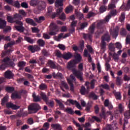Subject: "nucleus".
<instances>
[{"label": "nucleus", "instance_id": "1", "mask_svg": "<svg viewBox=\"0 0 130 130\" xmlns=\"http://www.w3.org/2000/svg\"><path fill=\"white\" fill-rule=\"evenodd\" d=\"M76 64V62H74L73 60H71L68 63L67 69L70 71H73L74 75L77 77L80 82H83L84 81V79H83V73L80 71L75 70V69H76L77 67Z\"/></svg>", "mask_w": 130, "mask_h": 130}, {"label": "nucleus", "instance_id": "2", "mask_svg": "<svg viewBox=\"0 0 130 130\" xmlns=\"http://www.w3.org/2000/svg\"><path fill=\"white\" fill-rule=\"evenodd\" d=\"M105 17L104 19L100 20L99 22H98L96 27L98 28V31L95 33V36L96 38H99L100 35L103 33V27L104 24H106V23L109 22L108 21Z\"/></svg>", "mask_w": 130, "mask_h": 130}, {"label": "nucleus", "instance_id": "3", "mask_svg": "<svg viewBox=\"0 0 130 130\" xmlns=\"http://www.w3.org/2000/svg\"><path fill=\"white\" fill-rule=\"evenodd\" d=\"M3 61L4 63L0 66V70H5L6 68H14V66H15L14 61L11 60V58L9 57L4 58Z\"/></svg>", "mask_w": 130, "mask_h": 130}, {"label": "nucleus", "instance_id": "4", "mask_svg": "<svg viewBox=\"0 0 130 130\" xmlns=\"http://www.w3.org/2000/svg\"><path fill=\"white\" fill-rule=\"evenodd\" d=\"M41 97L42 99L45 102L46 104L49 106V107H54V101H49V98L46 95V94L43 92H41Z\"/></svg>", "mask_w": 130, "mask_h": 130}, {"label": "nucleus", "instance_id": "5", "mask_svg": "<svg viewBox=\"0 0 130 130\" xmlns=\"http://www.w3.org/2000/svg\"><path fill=\"white\" fill-rule=\"evenodd\" d=\"M40 109H41V107L39 104L36 103L31 104L28 108V111H34L35 113L38 112Z\"/></svg>", "mask_w": 130, "mask_h": 130}, {"label": "nucleus", "instance_id": "6", "mask_svg": "<svg viewBox=\"0 0 130 130\" xmlns=\"http://www.w3.org/2000/svg\"><path fill=\"white\" fill-rule=\"evenodd\" d=\"M15 44V42H11L10 43H8L7 45H5L4 46V49L6 50L5 52H3L2 53V56H5V55L10 53V52H12V51H14V49L11 48L10 49H8V47H11V46H13Z\"/></svg>", "mask_w": 130, "mask_h": 130}, {"label": "nucleus", "instance_id": "7", "mask_svg": "<svg viewBox=\"0 0 130 130\" xmlns=\"http://www.w3.org/2000/svg\"><path fill=\"white\" fill-rule=\"evenodd\" d=\"M50 32H49V35H51V36L56 35V32H58V28L56 24L53 22H51L50 25Z\"/></svg>", "mask_w": 130, "mask_h": 130}, {"label": "nucleus", "instance_id": "8", "mask_svg": "<svg viewBox=\"0 0 130 130\" xmlns=\"http://www.w3.org/2000/svg\"><path fill=\"white\" fill-rule=\"evenodd\" d=\"M117 15V10L116 9H112L110 11L108 16L106 17L107 21H109L111 17H115Z\"/></svg>", "mask_w": 130, "mask_h": 130}, {"label": "nucleus", "instance_id": "9", "mask_svg": "<svg viewBox=\"0 0 130 130\" xmlns=\"http://www.w3.org/2000/svg\"><path fill=\"white\" fill-rule=\"evenodd\" d=\"M6 107L7 108H11L13 110H17L19 109V108H21L20 106L15 105L12 102H8L6 103Z\"/></svg>", "mask_w": 130, "mask_h": 130}, {"label": "nucleus", "instance_id": "10", "mask_svg": "<svg viewBox=\"0 0 130 130\" xmlns=\"http://www.w3.org/2000/svg\"><path fill=\"white\" fill-rule=\"evenodd\" d=\"M41 48L39 46H37L36 45H29L28 46V50L29 51L31 52L32 53H34L37 51H40Z\"/></svg>", "mask_w": 130, "mask_h": 130}, {"label": "nucleus", "instance_id": "11", "mask_svg": "<svg viewBox=\"0 0 130 130\" xmlns=\"http://www.w3.org/2000/svg\"><path fill=\"white\" fill-rule=\"evenodd\" d=\"M70 36H71V34L70 33L66 34L64 36H63V33H60L58 35V37H55V40H56V41L59 42L60 41V39H61L62 38H63V39H64L67 38V37H70Z\"/></svg>", "mask_w": 130, "mask_h": 130}, {"label": "nucleus", "instance_id": "12", "mask_svg": "<svg viewBox=\"0 0 130 130\" xmlns=\"http://www.w3.org/2000/svg\"><path fill=\"white\" fill-rule=\"evenodd\" d=\"M73 57H74L75 59L73 60L77 63H79V62L82 61V56L78 53H75L73 55Z\"/></svg>", "mask_w": 130, "mask_h": 130}, {"label": "nucleus", "instance_id": "13", "mask_svg": "<svg viewBox=\"0 0 130 130\" xmlns=\"http://www.w3.org/2000/svg\"><path fill=\"white\" fill-rule=\"evenodd\" d=\"M5 77L6 79H8V80L13 79V78H14V74H13L12 71L8 70L5 73Z\"/></svg>", "mask_w": 130, "mask_h": 130}, {"label": "nucleus", "instance_id": "14", "mask_svg": "<svg viewBox=\"0 0 130 130\" xmlns=\"http://www.w3.org/2000/svg\"><path fill=\"white\" fill-rule=\"evenodd\" d=\"M73 55L72 53L68 52L67 53H64L62 55V57L64 59H66L67 60L69 59H71L72 57H73Z\"/></svg>", "mask_w": 130, "mask_h": 130}, {"label": "nucleus", "instance_id": "15", "mask_svg": "<svg viewBox=\"0 0 130 130\" xmlns=\"http://www.w3.org/2000/svg\"><path fill=\"white\" fill-rule=\"evenodd\" d=\"M62 12V8H60L57 10L56 13L54 12L51 15L52 19H54L56 17H58L59 14Z\"/></svg>", "mask_w": 130, "mask_h": 130}, {"label": "nucleus", "instance_id": "16", "mask_svg": "<svg viewBox=\"0 0 130 130\" xmlns=\"http://www.w3.org/2000/svg\"><path fill=\"white\" fill-rule=\"evenodd\" d=\"M109 56H112L113 59H114V61H118V59H119V57H118V54H116V53L114 52H109Z\"/></svg>", "mask_w": 130, "mask_h": 130}, {"label": "nucleus", "instance_id": "17", "mask_svg": "<svg viewBox=\"0 0 130 130\" xmlns=\"http://www.w3.org/2000/svg\"><path fill=\"white\" fill-rule=\"evenodd\" d=\"M32 97L34 102H40L41 101V98L39 95H36V92L32 93Z\"/></svg>", "mask_w": 130, "mask_h": 130}, {"label": "nucleus", "instance_id": "18", "mask_svg": "<svg viewBox=\"0 0 130 130\" xmlns=\"http://www.w3.org/2000/svg\"><path fill=\"white\" fill-rule=\"evenodd\" d=\"M25 22L26 23H27V24H29V25L34 26V27L37 26V24L36 23V22L31 18H26L25 19Z\"/></svg>", "mask_w": 130, "mask_h": 130}, {"label": "nucleus", "instance_id": "19", "mask_svg": "<svg viewBox=\"0 0 130 130\" xmlns=\"http://www.w3.org/2000/svg\"><path fill=\"white\" fill-rule=\"evenodd\" d=\"M61 86H60V89L63 91V92H66V90L62 87H64L66 90H69L70 88L69 87V85H68V83H67L65 81H62L61 82Z\"/></svg>", "mask_w": 130, "mask_h": 130}, {"label": "nucleus", "instance_id": "20", "mask_svg": "<svg viewBox=\"0 0 130 130\" xmlns=\"http://www.w3.org/2000/svg\"><path fill=\"white\" fill-rule=\"evenodd\" d=\"M14 27L17 31L20 32V33H24L25 31V27L23 25H15Z\"/></svg>", "mask_w": 130, "mask_h": 130}, {"label": "nucleus", "instance_id": "21", "mask_svg": "<svg viewBox=\"0 0 130 130\" xmlns=\"http://www.w3.org/2000/svg\"><path fill=\"white\" fill-rule=\"evenodd\" d=\"M102 41H107V42H109V41H110V36H109L108 33H106L102 37Z\"/></svg>", "mask_w": 130, "mask_h": 130}, {"label": "nucleus", "instance_id": "22", "mask_svg": "<svg viewBox=\"0 0 130 130\" xmlns=\"http://www.w3.org/2000/svg\"><path fill=\"white\" fill-rule=\"evenodd\" d=\"M78 21H73L71 24V29H70V31L72 32V33H74L75 31V27L77 26V24Z\"/></svg>", "mask_w": 130, "mask_h": 130}, {"label": "nucleus", "instance_id": "23", "mask_svg": "<svg viewBox=\"0 0 130 130\" xmlns=\"http://www.w3.org/2000/svg\"><path fill=\"white\" fill-rule=\"evenodd\" d=\"M45 9V3L41 2L38 6V11H43Z\"/></svg>", "mask_w": 130, "mask_h": 130}, {"label": "nucleus", "instance_id": "24", "mask_svg": "<svg viewBox=\"0 0 130 130\" xmlns=\"http://www.w3.org/2000/svg\"><path fill=\"white\" fill-rule=\"evenodd\" d=\"M34 20L37 23H38L39 24H41V23H42L43 21H45V17L44 16H41V17H39V18H35Z\"/></svg>", "mask_w": 130, "mask_h": 130}, {"label": "nucleus", "instance_id": "25", "mask_svg": "<svg viewBox=\"0 0 130 130\" xmlns=\"http://www.w3.org/2000/svg\"><path fill=\"white\" fill-rule=\"evenodd\" d=\"M51 127L53 128V129L56 130H61V125L58 123L52 124L51 125Z\"/></svg>", "mask_w": 130, "mask_h": 130}, {"label": "nucleus", "instance_id": "26", "mask_svg": "<svg viewBox=\"0 0 130 130\" xmlns=\"http://www.w3.org/2000/svg\"><path fill=\"white\" fill-rule=\"evenodd\" d=\"M110 34L111 35H112L114 38H115V37H117V36H118V29H114L113 31H111Z\"/></svg>", "mask_w": 130, "mask_h": 130}, {"label": "nucleus", "instance_id": "27", "mask_svg": "<svg viewBox=\"0 0 130 130\" xmlns=\"http://www.w3.org/2000/svg\"><path fill=\"white\" fill-rule=\"evenodd\" d=\"M64 112L68 113L69 114H71L73 115V114H75V112H74V110L70 107H67L64 110Z\"/></svg>", "mask_w": 130, "mask_h": 130}, {"label": "nucleus", "instance_id": "28", "mask_svg": "<svg viewBox=\"0 0 130 130\" xmlns=\"http://www.w3.org/2000/svg\"><path fill=\"white\" fill-rule=\"evenodd\" d=\"M24 40H25V41H27V42H28L30 44H33V43L35 42V40H34V39H32L30 37L25 36Z\"/></svg>", "mask_w": 130, "mask_h": 130}, {"label": "nucleus", "instance_id": "29", "mask_svg": "<svg viewBox=\"0 0 130 130\" xmlns=\"http://www.w3.org/2000/svg\"><path fill=\"white\" fill-rule=\"evenodd\" d=\"M92 34H83V38H84L85 40H87V39H88V40H89L90 41H92Z\"/></svg>", "mask_w": 130, "mask_h": 130}, {"label": "nucleus", "instance_id": "30", "mask_svg": "<svg viewBox=\"0 0 130 130\" xmlns=\"http://www.w3.org/2000/svg\"><path fill=\"white\" fill-rule=\"evenodd\" d=\"M89 97L93 99V100H97L98 99V95H96L95 92L93 91L89 93Z\"/></svg>", "mask_w": 130, "mask_h": 130}, {"label": "nucleus", "instance_id": "31", "mask_svg": "<svg viewBox=\"0 0 130 130\" xmlns=\"http://www.w3.org/2000/svg\"><path fill=\"white\" fill-rule=\"evenodd\" d=\"M128 108L129 110L126 111L124 113V116L127 119L130 118V101L129 102V104H128Z\"/></svg>", "mask_w": 130, "mask_h": 130}, {"label": "nucleus", "instance_id": "32", "mask_svg": "<svg viewBox=\"0 0 130 130\" xmlns=\"http://www.w3.org/2000/svg\"><path fill=\"white\" fill-rule=\"evenodd\" d=\"M12 99H21V95L18 94L17 92H14L11 95Z\"/></svg>", "mask_w": 130, "mask_h": 130}, {"label": "nucleus", "instance_id": "33", "mask_svg": "<svg viewBox=\"0 0 130 130\" xmlns=\"http://www.w3.org/2000/svg\"><path fill=\"white\" fill-rule=\"evenodd\" d=\"M7 25L6 21L0 18V29H4Z\"/></svg>", "mask_w": 130, "mask_h": 130}, {"label": "nucleus", "instance_id": "34", "mask_svg": "<svg viewBox=\"0 0 130 130\" xmlns=\"http://www.w3.org/2000/svg\"><path fill=\"white\" fill-rule=\"evenodd\" d=\"M55 101H56V103L59 105V108L61 110H63L64 109V105L60 101L57 100V99H55Z\"/></svg>", "mask_w": 130, "mask_h": 130}, {"label": "nucleus", "instance_id": "35", "mask_svg": "<svg viewBox=\"0 0 130 130\" xmlns=\"http://www.w3.org/2000/svg\"><path fill=\"white\" fill-rule=\"evenodd\" d=\"M53 77L56 79H62V74L60 73H57V74H55V73H54L53 74Z\"/></svg>", "mask_w": 130, "mask_h": 130}, {"label": "nucleus", "instance_id": "36", "mask_svg": "<svg viewBox=\"0 0 130 130\" xmlns=\"http://www.w3.org/2000/svg\"><path fill=\"white\" fill-rule=\"evenodd\" d=\"M48 64H49L50 68H51V69H57V68L54 62L51 60H48Z\"/></svg>", "mask_w": 130, "mask_h": 130}, {"label": "nucleus", "instance_id": "37", "mask_svg": "<svg viewBox=\"0 0 130 130\" xmlns=\"http://www.w3.org/2000/svg\"><path fill=\"white\" fill-rule=\"evenodd\" d=\"M88 22H82L80 24V30H84V29L87 27H88Z\"/></svg>", "mask_w": 130, "mask_h": 130}, {"label": "nucleus", "instance_id": "38", "mask_svg": "<svg viewBox=\"0 0 130 130\" xmlns=\"http://www.w3.org/2000/svg\"><path fill=\"white\" fill-rule=\"evenodd\" d=\"M26 62L25 61H19L18 63V67H19V68H20V70H23V69H24V68H25V66H26Z\"/></svg>", "mask_w": 130, "mask_h": 130}, {"label": "nucleus", "instance_id": "39", "mask_svg": "<svg viewBox=\"0 0 130 130\" xmlns=\"http://www.w3.org/2000/svg\"><path fill=\"white\" fill-rule=\"evenodd\" d=\"M7 102H9V96L6 95L4 97V98L2 100L1 104L2 105H5Z\"/></svg>", "mask_w": 130, "mask_h": 130}, {"label": "nucleus", "instance_id": "40", "mask_svg": "<svg viewBox=\"0 0 130 130\" xmlns=\"http://www.w3.org/2000/svg\"><path fill=\"white\" fill-rule=\"evenodd\" d=\"M5 90L8 93H13L15 91V88L14 87L7 86L6 87Z\"/></svg>", "mask_w": 130, "mask_h": 130}, {"label": "nucleus", "instance_id": "41", "mask_svg": "<svg viewBox=\"0 0 130 130\" xmlns=\"http://www.w3.org/2000/svg\"><path fill=\"white\" fill-rule=\"evenodd\" d=\"M39 88L41 91L46 90V89H47V85L45 84V83H41L39 85Z\"/></svg>", "mask_w": 130, "mask_h": 130}, {"label": "nucleus", "instance_id": "42", "mask_svg": "<svg viewBox=\"0 0 130 130\" xmlns=\"http://www.w3.org/2000/svg\"><path fill=\"white\" fill-rule=\"evenodd\" d=\"M109 49L112 52H114L115 51V46H114V44H112L110 43L109 45Z\"/></svg>", "mask_w": 130, "mask_h": 130}, {"label": "nucleus", "instance_id": "43", "mask_svg": "<svg viewBox=\"0 0 130 130\" xmlns=\"http://www.w3.org/2000/svg\"><path fill=\"white\" fill-rule=\"evenodd\" d=\"M67 81L68 83H70V82H71L72 84H74V82L76 81V78H75V76L71 75L70 78L67 79Z\"/></svg>", "mask_w": 130, "mask_h": 130}, {"label": "nucleus", "instance_id": "44", "mask_svg": "<svg viewBox=\"0 0 130 130\" xmlns=\"http://www.w3.org/2000/svg\"><path fill=\"white\" fill-rule=\"evenodd\" d=\"M100 116L102 118H104V119H106V113L105 112V110H104L103 108L102 109V113L100 114Z\"/></svg>", "mask_w": 130, "mask_h": 130}, {"label": "nucleus", "instance_id": "45", "mask_svg": "<svg viewBox=\"0 0 130 130\" xmlns=\"http://www.w3.org/2000/svg\"><path fill=\"white\" fill-rule=\"evenodd\" d=\"M116 84L117 86H121V84H122V82L121 81V78L118 76L116 77Z\"/></svg>", "mask_w": 130, "mask_h": 130}, {"label": "nucleus", "instance_id": "46", "mask_svg": "<svg viewBox=\"0 0 130 130\" xmlns=\"http://www.w3.org/2000/svg\"><path fill=\"white\" fill-rule=\"evenodd\" d=\"M107 128L108 130L116 129V125L115 124H113L112 125H108Z\"/></svg>", "mask_w": 130, "mask_h": 130}, {"label": "nucleus", "instance_id": "47", "mask_svg": "<svg viewBox=\"0 0 130 130\" xmlns=\"http://www.w3.org/2000/svg\"><path fill=\"white\" fill-rule=\"evenodd\" d=\"M89 31L91 34H93L95 31V24L93 23L89 28Z\"/></svg>", "mask_w": 130, "mask_h": 130}, {"label": "nucleus", "instance_id": "48", "mask_svg": "<svg viewBox=\"0 0 130 130\" xmlns=\"http://www.w3.org/2000/svg\"><path fill=\"white\" fill-rule=\"evenodd\" d=\"M73 6H69V7H67L65 10V12L66 14H70L71 12H73Z\"/></svg>", "mask_w": 130, "mask_h": 130}, {"label": "nucleus", "instance_id": "49", "mask_svg": "<svg viewBox=\"0 0 130 130\" xmlns=\"http://www.w3.org/2000/svg\"><path fill=\"white\" fill-rule=\"evenodd\" d=\"M101 49L102 50H105L106 49V42H104V41H102V43L101 44Z\"/></svg>", "mask_w": 130, "mask_h": 130}, {"label": "nucleus", "instance_id": "50", "mask_svg": "<svg viewBox=\"0 0 130 130\" xmlns=\"http://www.w3.org/2000/svg\"><path fill=\"white\" fill-rule=\"evenodd\" d=\"M38 44H39V46L43 47L44 45H45V42L42 39H39L37 41Z\"/></svg>", "mask_w": 130, "mask_h": 130}, {"label": "nucleus", "instance_id": "51", "mask_svg": "<svg viewBox=\"0 0 130 130\" xmlns=\"http://www.w3.org/2000/svg\"><path fill=\"white\" fill-rule=\"evenodd\" d=\"M58 16L59 17V19H60V20H61L62 21H66V14L64 13H62L61 15L59 14Z\"/></svg>", "mask_w": 130, "mask_h": 130}, {"label": "nucleus", "instance_id": "52", "mask_svg": "<svg viewBox=\"0 0 130 130\" xmlns=\"http://www.w3.org/2000/svg\"><path fill=\"white\" fill-rule=\"evenodd\" d=\"M116 8V6H115V4L110 3L108 5L109 10H115Z\"/></svg>", "mask_w": 130, "mask_h": 130}, {"label": "nucleus", "instance_id": "53", "mask_svg": "<svg viewBox=\"0 0 130 130\" xmlns=\"http://www.w3.org/2000/svg\"><path fill=\"white\" fill-rule=\"evenodd\" d=\"M80 93L81 95H86V87H85V86H81L80 89Z\"/></svg>", "mask_w": 130, "mask_h": 130}, {"label": "nucleus", "instance_id": "54", "mask_svg": "<svg viewBox=\"0 0 130 130\" xmlns=\"http://www.w3.org/2000/svg\"><path fill=\"white\" fill-rule=\"evenodd\" d=\"M115 96L117 100H120L121 99V94L119 92H116L115 93Z\"/></svg>", "mask_w": 130, "mask_h": 130}, {"label": "nucleus", "instance_id": "55", "mask_svg": "<svg viewBox=\"0 0 130 130\" xmlns=\"http://www.w3.org/2000/svg\"><path fill=\"white\" fill-rule=\"evenodd\" d=\"M11 5H13L14 7H15L16 8H19L21 7V5H20L19 1H15L14 2H12V4Z\"/></svg>", "mask_w": 130, "mask_h": 130}, {"label": "nucleus", "instance_id": "56", "mask_svg": "<svg viewBox=\"0 0 130 130\" xmlns=\"http://www.w3.org/2000/svg\"><path fill=\"white\" fill-rule=\"evenodd\" d=\"M14 19H15L13 17H12L10 16H7V21L9 22V23H15V20H14Z\"/></svg>", "mask_w": 130, "mask_h": 130}, {"label": "nucleus", "instance_id": "57", "mask_svg": "<svg viewBox=\"0 0 130 130\" xmlns=\"http://www.w3.org/2000/svg\"><path fill=\"white\" fill-rule=\"evenodd\" d=\"M124 19H125V14L124 13H122L121 14V16L119 18L120 22H123L124 21Z\"/></svg>", "mask_w": 130, "mask_h": 130}, {"label": "nucleus", "instance_id": "58", "mask_svg": "<svg viewBox=\"0 0 130 130\" xmlns=\"http://www.w3.org/2000/svg\"><path fill=\"white\" fill-rule=\"evenodd\" d=\"M67 101L72 105H76L77 104V103L78 102V101H74V100H72V99L68 100Z\"/></svg>", "mask_w": 130, "mask_h": 130}, {"label": "nucleus", "instance_id": "59", "mask_svg": "<svg viewBox=\"0 0 130 130\" xmlns=\"http://www.w3.org/2000/svg\"><path fill=\"white\" fill-rule=\"evenodd\" d=\"M14 19H18V20H22L23 19V17H22V15L19 14H16L14 15Z\"/></svg>", "mask_w": 130, "mask_h": 130}, {"label": "nucleus", "instance_id": "60", "mask_svg": "<svg viewBox=\"0 0 130 130\" xmlns=\"http://www.w3.org/2000/svg\"><path fill=\"white\" fill-rule=\"evenodd\" d=\"M19 13L20 14V15L21 16H22L23 17H26L27 16V13H26V12H25V10H19Z\"/></svg>", "mask_w": 130, "mask_h": 130}, {"label": "nucleus", "instance_id": "61", "mask_svg": "<svg viewBox=\"0 0 130 130\" xmlns=\"http://www.w3.org/2000/svg\"><path fill=\"white\" fill-rule=\"evenodd\" d=\"M30 5L32 7H35V6H37V0L30 1Z\"/></svg>", "mask_w": 130, "mask_h": 130}, {"label": "nucleus", "instance_id": "62", "mask_svg": "<svg viewBox=\"0 0 130 130\" xmlns=\"http://www.w3.org/2000/svg\"><path fill=\"white\" fill-rule=\"evenodd\" d=\"M130 9V0H128L127 4L125 7V11H129Z\"/></svg>", "mask_w": 130, "mask_h": 130}, {"label": "nucleus", "instance_id": "63", "mask_svg": "<svg viewBox=\"0 0 130 130\" xmlns=\"http://www.w3.org/2000/svg\"><path fill=\"white\" fill-rule=\"evenodd\" d=\"M107 7L105 6H102L100 8L101 13H104L106 11Z\"/></svg>", "mask_w": 130, "mask_h": 130}, {"label": "nucleus", "instance_id": "64", "mask_svg": "<svg viewBox=\"0 0 130 130\" xmlns=\"http://www.w3.org/2000/svg\"><path fill=\"white\" fill-rule=\"evenodd\" d=\"M43 127L45 130H48V129L49 128V123L45 122L43 125Z\"/></svg>", "mask_w": 130, "mask_h": 130}]
</instances>
